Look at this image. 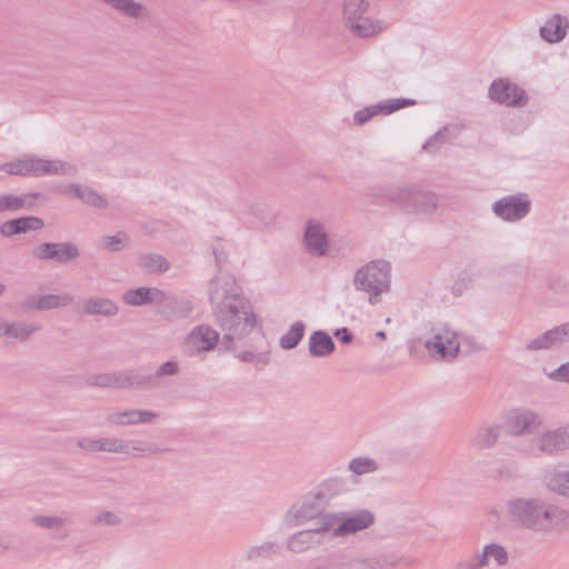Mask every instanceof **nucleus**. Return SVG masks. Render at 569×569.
<instances>
[{
	"label": "nucleus",
	"mask_w": 569,
	"mask_h": 569,
	"mask_svg": "<svg viewBox=\"0 0 569 569\" xmlns=\"http://www.w3.org/2000/svg\"><path fill=\"white\" fill-rule=\"evenodd\" d=\"M210 301L216 322L223 331L226 348L258 327L259 320L250 301L236 293L227 278L216 277L210 283Z\"/></svg>",
	"instance_id": "1"
},
{
	"label": "nucleus",
	"mask_w": 569,
	"mask_h": 569,
	"mask_svg": "<svg viewBox=\"0 0 569 569\" xmlns=\"http://www.w3.org/2000/svg\"><path fill=\"white\" fill-rule=\"evenodd\" d=\"M510 521L539 535L565 532L569 529V509L541 497H513L506 502Z\"/></svg>",
	"instance_id": "2"
},
{
	"label": "nucleus",
	"mask_w": 569,
	"mask_h": 569,
	"mask_svg": "<svg viewBox=\"0 0 569 569\" xmlns=\"http://www.w3.org/2000/svg\"><path fill=\"white\" fill-rule=\"evenodd\" d=\"M1 170L16 176H73L77 168L60 159H44L26 156L11 162L3 163Z\"/></svg>",
	"instance_id": "3"
},
{
	"label": "nucleus",
	"mask_w": 569,
	"mask_h": 569,
	"mask_svg": "<svg viewBox=\"0 0 569 569\" xmlns=\"http://www.w3.org/2000/svg\"><path fill=\"white\" fill-rule=\"evenodd\" d=\"M352 282L357 290L369 295L371 305H377L390 290V266L382 260L371 261L356 271Z\"/></svg>",
	"instance_id": "4"
},
{
	"label": "nucleus",
	"mask_w": 569,
	"mask_h": 569,
	"mask_svg": "<svg viewBox=\"0 0 569 569\" xmlns=\"http://www.w3.org/2000/svg\"><path fill=\"white\" fill-rule=\"evenodd\" d=\"M341 495V483L336 480L326 481L313 495L307 497L296 510V525L308 520H316L315 526H321V518L328 516L326 509L333 507Z\"/></svg>",
	"instance_id": "5"
},
{
	"label": "nucleus",
	"mask_w": 569,
	"mask_h": 569,
	"mask_svg": "<svg viewBox=\"0 0 569 569\" xmlns=\"http://www.w3.org/2000/svg\"><path fill=\"white\" fill-rule=\"evenodd\" d=\"M320 529L333 531L336 537H347L367 529L373 522V515L367 510L353 513H328L321 518Z\"/></svg>",
	"instance_id": "6"
},
{
	"label": "nucleus",
	"mask_w": 569,
	"mask_h": 569,
	"mask_svg": "<svg viewBox=\"0 0 569 569\" xmlns=\"http://www.w3.org/2000/svg\"><path fill=\"white\" fill-rule=\"evenodd\" d=\"M422 345L429 356L437 360L451 361L459 355L460 341L457 333L448 326H443L422 338Z\"/></svg>",
	"instance_id": "7"
},
{
	"label": "nucleus",
	"mask_w": 569,
	"mask_h": 569,
	"mask_svg": "<svg viewBox=\"0 0 569 569\" xmlns=\"http://www.w3.org/2000/svg\"><path fill=\"white\" fill-rule=\"evenodd\" d=\"M535 449L547 457L569 450V423L547 428L532 439Z\"/></svg>",
	"instance_id": "8"
},
{
	"label": "nucleus",
	"mask_w": 569,
	"mask_h": 569,
	"mask_svg": "<svg viewBox=\"0 0 569 569\" xmlns=\"http://www.w3.org/2000/svg\"><path fill=\"white\" fill-rule=\"evenodd\" d=\"M542 425V415L530 409L512 410L505 417L506 432L512 437L531 435Z\"/></svg>",
	"instance_id": "9"
},
{
	"label": "nucleus",
	"mask_w": 569,
	"mask_h": 569,
	"mask_svg": "<svg viewBox=\"0 0 569 569\" xmlns=\"http://www.w3.org/2000/svg\"><path fill=\"white\" fill-rule=\"evenodd\" d=\"M163 450L141 440L123 439L116 436L104 437V453L129 457H148L162 453Z\"/></svg>",
	"instance_id": "10"
},
{
	"label": "nucleus",
	"mask_w": 569,
	"mask_h": 569,
	"mask_svg": "<svg viewBox=\"0 0 569 569\" xmlns=\"http://www.w3.org/2000/svg\"><path fill=\"white\" fill-rule=\"evenodd\" d=\"M541 485L553 496L569 499V463L557 461L542 470Z\"/></svg>",
	"instance_id": "11"
},
{
	"label": "nucleus",
	"mask_w": 569,
	"mask_h": 569,
	"mask_svg": "<svg viewBox=\"0 0 569 569\" xmlns=\"http://www.w3.org/2000/svg\"><path fill=\"white\" fill-rule=\"evenodd\" d=\"M159 418V413L142 409H111L104 415V422L109 427H124L136 425H149Z\"/></svg>",
	"instance_id": "12"
},
{
	"label": "nucleus",
	"mask_w": 569,
	"mask_h": 569,
	"mask_svg": "<svg viewBox=\"0 0 569 569\" xmlns=\"http://www.w3.org/2000/svg\"><path fill=\"white\" fill-rule=\"evenodd\" d=\"M32 256L38 260H52L68 263L80 256L78 247L72 242H43L32 249Z\"/></svg>",
	"instance_id": "13"
},
{
	"label": "nucleus",
	"mask_w": 569,
	"mask_h": 569,
	"mask_svg": "<svg viewBox=\"0 0 569 569\" xmlns=\"http://www.w3.org/2000/svg\"><path fill=\"white\" fill-rule=\"evenodd\" d=\"M220 335L207 325L193 328L183 340V348L188 355H199L212 350L219 342Z\"/></svg>",
	"instance_id": "14"
},
{
	"label": "nucleus",
	"mask_w": 569,
	"mask_h": 569,
	"mask_svg": "<svg viewBox=\"0 0 569 569\" xmlns=\"http://www.w3.org/2000/svg\"><path fill=\"white\" fill-rule=\"evenodd\" d=\"M303 243L312 257H323L328 253V233L322 222L309 220L305 228Z\"/></svg>",
	"instance_id": "15"
},
{
	"label": "nucleus",
	"mask_w": 569,
	"mask_h": 569,
	"mask_svg": "<svg viewBox=\"0 0 569 569\" xmlns=\"http://www.w3.org/2000/svg\"><path fill=\"white\" fill-rule=\"evenodd\" d=\"M492 209L497 217L516 221L529 212L530 202L523 194L507 196L496 201Z\"/></svg>",
	"instance_id": "16"
},
{
	"label": "nucleus",
	"mask_w": 569,
	"mask_h": 569,
	"mask_svg": "<svg viewBox=\"0 0 569 569\" xmlns=\"http://www.w3.org/2000/svg\"><path fill=\"white\" fill-rule=\"evenodd\" d=\"M489 94L492 100L506 106H522L527 99L522 89L502 79L492 82Z\"/></svg>",
	"instance_id": "17"
},
{
	"label": "nucleus",
	"mask_w": 569,
	"mask_h": 569,
	"mask_svg": "<svg viewBox=\"0 0 569 569\" xmlns=\"http://www.w3.org/2000/svg\"><path fill=\"white\" fill-rule=\"evenodd\" d=\"M415 103L416 101L412 99H390L388 101H383L378 104L366 107L361 110L356 111L353 114V120L355 123L361 126L379 113L389 114L401 108L413 106Z\"/></svg>",
	"instance_id": "18"
},
{
	"label": "nucleus",
	"mask_w": 569,
	"mask_h": 569,
	"mask_svg": "<svg viewBox=\"0 0 569 569\" xmlns=\"http://www.w3.org/2000/svg\"><path fill=\"white\" fill-rule=\"evenodd\" d=\"M73 297L69 293H43L29 296L24 307L34 311H49L64 308L73 303Z\"/></svg>",
	"instance_id": "19"
},
{
	"label": "nucleus",
	"mask_w": 569,
	"mask_h": 569,
	"mask_svg": "<svg viewBox=\"0 0 569 569\" xmlns=\"http://www.w3.org/2000/svg\"><path fill=\"white\" fill-rule=\"evenodd\" d=\"M88 385L99 388L124 389L134 385V375L132 372L97 373L88 378Z\"/></svg>",
	"instance_id": "20"
},
{
	"label": "nucleus",
	"mask_w": 569,
	"mask_h": 569,
	"mask_svg": "<svg viewBox=\"0 0 569 569\" xmlns=\"http://www.w3.org/2000/svg\"><path fill=\"white\" fill-rule=\"evenodd\" d=\"M58 192L64 196H73L77 199L81 200L82 202L96 208L102 209L108 207L107 199L98 191L88 186L70 183L63 188L58 189Z\"/></svg>",
	"instance_id": "21"
},
{
	"label": "nucleus",
	"mask_w": 569,
	"mask_h": 569,
	"mask_svg": "<svg viewBox=\"0 0 569 569\" xmlns=\"http://www.w3.org/2000/svg\"><path fill=\"white\" fill-rule=\"evenodd\" d=\"M478 556L485 567L489 568H502L509 562V552L507 548L499 542L486 543Z\"/></svg>",
	"instance_id": "22"
},
{
	"label": "nucleus",
	"mask_w": 569,
	"mask_h": 569,
	"mask_svg": "<svg viewBox=\"0 0 569 569\" xmlns=\"http://www.w3.org/2000/svg\"><path fill=\"white\" fill-rule=\"evenodd\" d=\"M321 532H327V530L320 529V526L298 531L288 538L287 548L296 553L305 552L320 542L318 535Z\"/></svg>",
	"instance_id": "23"
},
{
	"label": "nucleus",
	"mask_w": 569,
	"mask_h": 569,
	"mask_svg": "<svg viewBox=\"0 0 569 569\" xmlns=\"http://www.w3.org/2000/svg\"><path fill=\"white\" fill-rule=\"evenodd\" d=\"M567 340H569V323L551 329L543 335L530 340L527 343V349L530 351L549 349L555 345Z\"/></svg>",
	"instance_id": "24"
},
{
	"label": "nucleus",
	"mask_w": 569,
	"mask_h": 569,
	"mask_svg": "<svg viewBox=\"0 0 569 569\" xmlns=\"http://www.w3.org/2000/svg\"><path fill=\"white\" fill-rule=\"evenodd\" d=\"M121 16L131 20H142L149 17V9L136 0H100Z\"/></svg>",
	"instance_id": "25"
},
{
	"label": "nucleus",
	"mask_w": 569,
	"mask_h": 569,
	"mask_svg": "<svg viewBox=\"0 0 569 569\" xmlns=\"http://www.w3.org/2000/svg\"><path fill=\"white\" fill-rule=\"evenodd\" d=\"M43 226V220L38 217H22L2 223L0 227V233L3 237H12L19 233L40 230Z\"/></svg>",
	"instance_id": "26"
},
{
	"label": "nucleus",
	"mask_w": 569,
	"mask_h": 569,
	"mask_svg": "<svg viewBox=\"0 0 569 569\" xmlns=\"http://www.w3.org/2000/svg\"><path fill=\"white\" fill-rule=\"evenodd\" d=\"M82 311L87 316L114 317L119 312V306L110 298L90 297L82 303Z\"/></svg>",
	"instance_id": "27"
},
{
	"label": "nucleus",
	"mask_w": 569,
	"mask_h": 569,
	"mask_svg": "<svg viewBox=\"0 0 569 569\" xmlns=\"http://www.w3.org/2000/svg\"><path fill=\"white\" fill-rule=\"evenodd\" d=\"M40 329L41 327L36 323L23 320H8L4 339L27 342Z\"/></svg>",
	"instance_id": "28"
},
{
	"label": "nucleus",
	"mask_w": 569,
	"mask_h": 569,
	"mask_svg": "<svg viewBox=\"0 0 569 569\" xmlns=\"http://www.w3.org/2000/svg\"><path fill=\"white\" fill-rule=\"evenodd\" d=\"M502 427L498 423L482 425L478 428L472 446L478 450L492 448L501 436Z\"/></svg>",
	"instance_id": "29"
},
{
	"label": "nucleus",
	"mask_w": 569,
	"mask_h": 569,
	"mask_svg": "<svg viewBox=\"0 0 569 569\" xmlns=\"http://www.w3.org/2000/svg\"><path fill=\"white\" fill-rule=\"evenodd\" d=\"M568 22L560 16H552L540 28V36L549 43H556L562 40L566 36Z\"/></svg>",
	"instance_id": "30"
},
{
	"label": "nucleus",
	"mask_w": 569,
	"mask_h": 569,
	"mask_svg": "<svg viewBox=\"0 0 569 569\" xmlns=\"http://www.w3.org/2000/svg\"><path fill=\"white\" fill-rule=\"evenodd\" d=\"M347 27L352 34L360 38H368L380 33L386 28V23L382 20L362 17Z\"/></svg>",
	"instance_id": "31"
},
{
	"label": "nucleus",
	"mask_w": 569,
	"mask_h": 569,
	"mask_svg": "<svg viewBox=\"0 0 569 569\" xmlns=\"http://www.w3.org/2000/svg\"><path fill=\"white\" fill-rule=\"evenodd\" d=\"M335 350V343L329 335L316 331L309 339V351L313 357H325Z\"/></svg>",
	"instance_id": "32"
},
{
	"label": "nucleus",
	"mask_w": 569,
	"mask_h": 569,
	"mask_svg": "<svg viewBox=\"0 0 569 569\" xmlns=\"http://www.w3.org/2000/svg\"><path fill=\"white\" fill-rule=\"evenodd\" d=\"M277 552V545L274 542H263L261 545L251 546L246 551L244 558L247 561L257 563L260 560L270 559Z\"/></svg>",
	"instance_id": "33"
},
{
	"label": "nucleus",
	"mask_w": 569,
	"mask_h": 569,
	"mask_svg": "<svg viewBox=\"0 0 569 569\" xmlns=\"http://www.w3.org/2000/svg\"><path fill=\"white\" fill-rule=\"evenodd\" d=\"M368 10V2L365 0H345L343 20L346 26L358 21Z\"/></svg>",
	"instance_id": "34"
},
{
	"label": "nucleus",
	"mask_w": 569,
	"mask_h": 569,
	"mask_svg": "<svg viewBox=\"0 0 569 569\" xmlns=\"http://www.w3.org/2000/svg\"><path fill=\"white\" fill-rule=\"evenodd\" d=\"M140 267L152 273H163L169 270V261L161 254L148 253L140 258Z\"/></svg>",
	"instance_id": "35"
},
{
	"label": "nucleus",
	"mask_w": 569,
	"mask_h": 569,
	"mask_svg": "<svg viewBox=\"0 0 569 569\" xmlns=\"http://www.w3.org/2000/svg\"><path fill=\"white\" fill-rule=\"evenodd\" d=\"M412 202L416 210L420 213L429 214L436 211L438 199L435 193L419 191L412 196Z\"/></svg>",
	"instance_id": "36"
},
{
	"label": "nucleus",
	"mask_w": 569,
	"mask_h": 569,
	"mask_svg": "<svg viewBox=\"0 0 569 569\" xmlns=\"http://www.w3.org/2000/svg\"><path fill=\"white\" fill-rule=\"evenodd\" d=\"M379 468V465L377 460L370 457H357L350 460L348 465V469L358 476L371 473L377 471Z\"/></svg>",
	"instance_id": "37"
},
{
	"label": "nucleus",
	"mask_w": 569,
	"mask_h": 569,
	"mask_svg": "<svg viewBox=\"0 0 569 569\" xmlns=\"http://www.w3.org/2000/svg\"><path fill=\"white\" fill-rule=\"evenodd\" d=\"M305 335V325L300 321L293 323L287 333L280 338V346L283 349L295 348Z\"/></svg>",
	"instance_id": "38"
},
{
	"label": "nucleus",
	"mask_w": 569,
	"mask_h": 569,
	"mask_svg": "<svg viewBox=\"0 0 569 569\" xmlns=\"http://www.w3.org/2000/svg\"><path fill=\"white\" fill-rule=\"evenodd\" d=\"M76 446L77 448L87 453H104V437L80 438L77 440Z\"/></svg>",
	"instance_id": "39"
},
{
	"label": "nucleus",
	"mask_w": 569,
	"mask_h": 569,
	"mask_svg": "<svg viewBox=\"0 0 569 569\" xmlns=\"http://www.w3.org/2000/svg\"><path fill=\"white\" fill-rule=\"evenodd\" d=\"M39 200H44V196L39 192L16 194V211L31 210L38 204Z\"/></svg>",
	"instance_id": "40"
},
{
	"label": "nucleus",
	"mask_w": 569,
	"mask_h": 569,
	"mask_svg": "<svg viewBox=\"0 0 569 569\" xmlns=\"http://www.w3.org/2000/svg\"><path fill=\"white\" fill-rule=\"evenodd\" d=\"M101 242L103 249L110 252H116L127 247L128 237L126 233L119 232L114 236H104Z\"/></svg>",
	"instance_id": "41"
},
{
	"label": "nucleus",
	"mask_w": 569,
	"mask_h": 569,
	"mask_svg": "<svg viewBox=\"0 0 569 569\" xmlns=\"http://www.w3.org/2000/svg\"><path fill=\"white\" fill-rule=\"evenodd\" d=\"M146 291H147V287L130 289L123 293L122 299L129 306H133V307L144 306V305H147V297H148Z\"/></svg>",
	"instance_id": "42"
},
{
	"label": "nucleus",
	"mask_w": 569,
	"mask_h": 569,
	"mask_svg": "<svg viewBox=\"0 0 569 569\" xmlns=\"http://www.w3.org/2000/svg\"><path fill=\"white\" fill-rule=\"evenodd\" d=\"M32 522L41 528L59 530L66 525V520L57 516H34Z\"/></svg>",
	"instance_id": "43"
},
{
	"label": "nucleus",
	"mask_w": 569,
	"mask_h": 569,
	"mask_svg": "<svg viewBox=\"0 0 569 569\" xmlns=\"http://www.w3.org/2000/svg\"><path fill=\"white\" fill-rule=\"evenodd\" d=\"M545 372L547 377L553 381L569 383V361L561 365L555 370H545Z\"/></svg>",
	"instance_id": "44"
},
{
	"label": "nucleus",
	"mask_w": 569,
	"mask_h": 569,
	"mask_svg": "<svg viewBox=\"0 0 569 569\" xmlns=\"http://www.w3.org/2000/svg\"><path fill=\"white\" fill-rule=\"evenodd\" d=\"M455 569H485L478 553L473 557L459 560L455 565Z\"/></svg>",
	"instance_id": "45"
},
{
	"label": "nucleus",
	"mask_w": 569,
	"mask_h": 569,
	"mask_svg": "<svg viewBox=\"0 0 569 569\" xmlns=\"http://www.w3.org/2000/svg\"><path fill=\"white\" fill-rule=\"evenodd\" d=\"M146 293L147 297V305L153 303V305H161L164 303L167 300V295L163 290L159 288H148Z\"/></svg>",
	"instance_id": "46"
},
{
	"label": "nucleus",
	"mask_w": 569,
	"mask_h": 569,
	"mask_svg": "<svg viewBox=\"0 0 569 569\" xmlns=\"http://www.w3.org/2000/svg\"><path fill=\"white\" fill-rule=\"evenodd\" d=\"M97 523L104 526H118L121 523V517L112 511H103L97 517Z\"/></svg>",
	"instance_id": "47"
},
{
	"label": "nucleus",
	"mask_w": 569,
	"mask_h": 569,
	"mask_svg": "<svg viewBox=\"0 0 569 569\" xmlns=\"http://www.w3.org/2000/svg\"><path fill=\"white\" fill-rule=\"evenodd\" d=\"M193 310L192 303L187 299H173V311L181 316H188Z\"/></svg>",
	"instance_id": "48"
},
{
	"label": "nucleus",
	"mask_w": 569,
	"mask_h": 569,
	"mask_svg": "<svg viewBox=\"0 0 569 569\" xmlns=\"http://www.w3.org/2000/svg\"><path fill=\"white\" fill-rule=\"evenodd\" d=\"M179 372L178 363L174 361H167L162 363L156 371L158 377L174 376Z\"/></svg>",
	"instance_id": "49"
},
{
	"label": "nucleus",
	"mask_w": 569,
	"mask_h": 569,
	"mask_svg": "<svg viewBox=\"0 0 569 569\" xmlns=\"http://www.w3.org/2000/svg\"><path fill=\"white\" fill-rule=\"evenodd\" d=\"M2 211H16V194H1V212Z\"/></svg>",
	"instance_id": "50"
},
{
	"label": "nucleus",
	"mask_w": 569,
	"mask_h": 569,
	"mask_svg": "<svg viewBox=\"0 0 569 569\" xmlns=\"http://www.w3.org/2000/svg\"><path fill=\"white\" fill-rule=\"evenodd\" d=\"M239 359L242 361H253L254 355L252 352H241Z\"/></svg>",
	"instance_id": "51"
},
{
	"label": "nucleus",
	"mask_w": 569,
	"mask_h": 569,
	"mask_svg": "<svg viewBox=\"0 0 569 569\" xmlns=\"http://www.w3.org/2000/svg\"><path fill=\"white\" fill-rule=\"evenodd\" d=\"M8 320L0 317V339L4 338Z\"/></svg>",
	"instance_id": "52"
},
{
	"label": "nucleus",
	"mask_w": 569,
	"mask_h": 569,
	"mask_svg": "<svg viewBox=\"0 0 569 569\" xmlns=\"http://www.w3.org/2000/svg\"><path fill=\"white\" fill-rule=\"evenodd\" d=\"M441 133L439 132L435 138L430 139L425 146L423 148L425 149H428L429 147H431L433 144V142L438 141L439 138H440Z\"/></svg>",
	"instance_id": "53"
},
{
	"label": "nucleus",
	"mask_w": 569,
	"mask_h": 569,
	"mask_svg": "<svg viewBox=\"0 0 569 569\" xmlns=\"http://www.w3.org/2000/svg\"><path fill=\"white\" fill-rule=\"evenodd\" d=\"M399 192V198H406L407 196H411V191L408 190L407 188H403V189H400L398 190Z\"/></svg>",
	"instance_id": "54"
},
{
	"label": "nucleus",
	"mask_w": 569,
	"mask_h": 569,
	"mask_svg": "<svg viewBox=\"0 0 569 569\" xmlns=\"http://www.w3.org/2000/svg\"><path fill=\"white\" fill-rule=\"evenodd\" d=\"M488 515L492 518H499V510L493 507V508L489 509Z\"/></svg>",
	"instance_id": "55"
},
{
	"label": "nucleus",
	"mask_w": 569,
	"mask_h": 569,
	"mask_svg": "<svg viewBox=\"0 0 569 569\" xmlns=\"http://www.w3.org/2000/svg\"><path fill=\"white\" fill-rule=\"evenodd\" d=\"M8 549H9L8 546L0 539V555L8 551Z\"/></svg>",
	"instance_id": "56"
},
{
	"label": "nucleus",
	"mask_w": 569,
	"mask_h": 569,
	"mask_svg": "<svg viewBox=\"0 0 569 569\" xmlns=\"http://www.w3.org/2000/svg\"><path fill=\"white\" fill-rule=\"evenodd\" d=\"M376 336L380 339H386V332L385 331H378Z\"/></svg>",
	"instance_id": "57"
},
{
	"label": "nucleus",
	"mask_w": 569,
	"mask_h": 569,
	"mask_svg": "<svg viewBox=\"0 0 569 569\" xmlns=\"http://www.w3.org/2000/svg\"><path fill=\"white\" fill-rule=\"evenodd\" d=\"M351 340V336L349 335H346L343 338H342V341L343 342H349Z\"/></svg>",
	"instance_id": "58"
},
{
	"label": "nucleus",
	"mask_w": 569,
	"mask_h": 569,
	"mask_svg": "<svg viewBox=\"0 0 569 569\" xmlns=\"http://www.w3.org/2000/svg\"><path fill=\"white\" fill-rule=\"evenodd\" d=\"M4 284L0 282V296L4 292Z\"/></svg>",
	"instance_id": "59"
},
{
	"label": "nucleus",
	"mask_w": 569,
	"mask_h": 569,
	"mask_svg": "<svg viewBox=\"0 0 569 569\" xmlns=\"http://www.w3.org/2000/svg\"><path fill=\"white\" fill-rule=\"evenodd\" d=\"M391 322V319L390 318H387L386 319V323H390Z\"/></svg>",
	"instance_id": "60"
}]
</instances>
